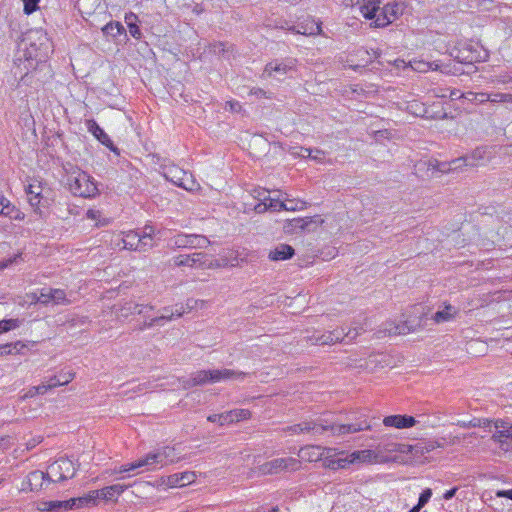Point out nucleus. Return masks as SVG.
Masks as SVG:
<instances>
[{
	"instance_id": "f257e3e1",
	"label": "nucleus",
	"mask_w": 512,
	"mask_h": 512,
	"mask_svg": "<svg viewBox=\"0 0 512 512\" xmlns=\"http://www.w3.org/2000/svg\"><path fill=\"white\" fill-rule=\"evenodd\" d=\"M346 6H358L361 14L366 19H375L376 27H385L402 14V8L398 3L386 4L380 10V0H343Z\"/></svg>"
},
{
	"instance_id": "f03ea898",
	"label": "nucleus",
	"mask_w": 512,
	"mask_h": 512,
	"mask_svg": "<svg viewBox=\"0 0 512 512\" xmlns=\"http://www.w3.org/2000/svg\"><path fill=\"white\" fill-rule=\"evenodd\" d=\"M22 44L25 45L24 56L29 65L26 68H35L38 63L44 62L51 49L50 40L42 30L29 32Z\"/></svg>"
},
{
	"instance_id": "7ed1b4c3",
	"label": "nucleus",
	"mask_w": 512,
	"mask_h": 512,
	"mask_svg": "<svg viewBox=\"0 0 512 512\" xmlns=\"http://www.w3.org/2000/svg\"><path fill=\"white\" fill-rule=\"evenodd\" d=\"M469 428L482 427L492 433V439L505 451H512V424L503 420L495 422L489 419L473 418L468 421Z\"/></svg>"
},
{
	"instance_id": "20e7f679",
	"label": "nucleus",
	"mask_w": 512,
	"mask_h": 512,
	"mask_svg": "<svg viewBox=\"0 0 512 512\" xmlns=\"http://www.w3.org/2000/svg\"><path fill=\"white\" fill-rule=\"evenodd\" d=\"M246 376L245 372L236 371L232 369H212V370H200L191 375L189 379L184 382L185 388H191L194 386L206 385L217 383L221 381H227L231 379H243Z\"/></svg>"
},
{
	"instance_id": "39448f33",
	"label": "nucleus",
	"mask_w": 512,
	"mask_h": 512,
	"mask_svg": "<svg viewBox=\"0 0 512 512\" xmlns=\"http://www.w3.org/2000/svg\"><path fill=\"white\" fill-rule=\"evenodd\" d=\"M310 424V432L314 435H323L326 432H330L331 435L339 436L363 430H369L371 428V425L367 419H363L351 424H331L326 420L319 419L317 421H310Z\"/></svg>"
},
{
	"instance_id": "423d86ee",
	"label": "nucleus",
	"mask_w": 512,
	"mask_h": 512,
	"mask_svg": "<svg viewBox=\"0 0 512 512\" xmlns=\"http://www.w3.org/2000/svg\"><path fill=\"white\" fill-rule=\"evenodd\" d=\"M67 185L75 196L90 198L98 193L94 179L78 168H72V171L68 173Z\"/></svg>"
},
{
	"instance_id": "0eeeda50",
	"label": "nucleus",
	"mask_w": 512,
	"mask_h": 512,
	"mask_svg": "<svg viewBox=\"0 0 512 512\" xmlns=\"http://www.w3.org/2000/svg\"><path fill=\"white\" fill-rule=\"evenodd\" d=\"M491 158V151L486 147L476 148L470 155L454 159L448 163H441L438 166L440 172L461 170L464 166H480Z\"/></svg>"
},
{
	"instance_id": "6e6552de",
	"label": "nucleus",
	"mask_w": 512,
	"mask_h": 512,
	"mask_svg": "<svg viewBox=\"0 0 512 512\" xmlns=\"http://www.w3.org/2000/svg\"><path fill=\"white\" fill-rule=\"evenodd\" d=\"M166 465H168V463L164 458V453L161 447H159L133 463L121 465L118 469H114L113 473H126L140 468L152 471Z\"/></svg>"
},
{
	"instance_id": "1a4fd4ad",
	"label": "nucleus",
	"mask_w": 512,
	"mask_h": 512,
	"mask_svg": "<svg viewBox=\"0 0 512 512\" xmlns=\"http://www.w3.org/2000/svg\"><path fill=\"white\" fill-rule=\"evenodd\" d=\"M74 462L68 458H59L48 466L46 475L49 482H61L75 475Z\"/></svg>"
},
{
	"instance_id": "9d476101",
	"label": "nucleus",
	"mask_w": 512,
	"mask_h": 512,
	"mask_svg": "<svg viewBox=\"0 0 512 512\" xmlns=\"http://www.w3.org/2000/svg\"><path fill=\"white\" fill-rule=\"evenodd\" d=\"M301 462L294 457L275 458L265 462L259 467L264 475L279 474L281 472H293L300 468Z\"/></svg>"
},
{
	"instance_id": "9b49d317",
	"label": "nucleus",
	"mask_w": 512,
	"mask_h": 512,
	"mask_svg": "<svg viewBox=\"0 0 512 512\" xmlns=\"http://www.w3.org/2000/svg\"><path fill=\"white\" fill-rule=\"evenodd\" d=\"M209 244V240L198 234L178 233L168 240L170 248H204Z\"/></svg>"
},
{
	"instance_id": "f8f14e48",
	"label": "nucleus",
	"mask_w": 512,
	"mask_h": 512,
	"mask_svg": "<svg viewBox=\"0 0 512 512\" xmlns=\"http://www.w3.org/2000/svg\"><path fill=\"white\" fill-rule=\"evenodd\" d=\"M164 175L169 181L185 190L192 191L196 187L192 175L176 165L166 167Z\"/></svg>"
},
{
	"instance_id": "ddd939ff",
	"label": "nucleus",
	"mask_w": 512,
	"mask_h": 512,
	"mask_svg": "<svg viewBox=\"0 0 512 512\" xmlns=\"http://www.w3.org/2000/svg\"><path fill=\"white\" fill-rule=\"evenodd\" d=\"M297 60L294 58L276 59L265 65L262 73L263 78L279 77L294 71Z\"/></svg>"
},
{
	"instance_id": "4468645a",
	"label": "nucleus",
	"mask_w": 512,
	"mask_h": 512,
	"mask_svg": "<svg viewBox=\"0 0 512 512\" xmlns=\"http://www.w3.org/2000/svg\"><path fill=\"white\" fill-rule=\"evenodd\" d=\"M175 266L190 268H206L211 266V261L207 254L195 252L188 255H178L171 260Z\"/></svg>"
},
{
	"instance_id": "2eb2a0df",
	"label": "nucleus",
	"mask_w": 512,
	"mask_h": 512,
	"mask_svg": "<svg viewBox=\"0 0 512 512\" xmlns=\"http://www.w3.org/2000/svg\"><path fill=\"white\" fill-rule=\"evenodd\" d=\"M450 56L459 63L472 64L481 61V55L477 47L471 44H463L454 47L450 51Z\"/></svg>"
},
{
	"instance_id": "dca6fc26",
	"label": "nucleus",
	"mask_w": 512,
	"mask_h": 512,
	"mask_svg": "<svg viewBox=\"0 0 512 512\" xmlns=\"http://www.w3.org/2000/svg\"><path fill=\"white\" fill-rule=\"evenodd\" d=\"M323 466L332 470L343 469L349 466L345 451H337L335 448L326 447L323 456Z\"/></svg>"
},
{
	"instance_id": "f3484780",
	"label": "nucleus",
	"mask_w": 512,
	"mask_h": 512,
	"mask_svg": "<svg viewBox=\"0 0 512 512\" xmlns=\"http://www.w3.org/2000/svg\"><path fill=\"white\" fill-rule=\"evenodd\" d=\"M123 248L133 251H147L150 245L148 237H141L138 231H128L122 237Z\"/></svg>"
},
{
	"instance_id": "a211bd4d",
	"label": "nucleus",
	"mask_w": 512,
	"mask_h": 512,
	"mask_svg": "<svg viewBox=\"0 0 512 512\" xmlns=\"http://www.w3.org/2000/svg\"><path fill=\"white\" fill-rule=\"evenodd\" d=\"M288 31H291L296 34H302L306 36L318 35L321 34V24L315 22L310 17L305 18L303 21L297 23V25H293L288 28Z\"/></svg>"
},
{
	"instance_id": "6ab92c4d",
	"label": "nucleus",
	"mask_w": 512,
	"mask_h": 512,
	"mask_svg": "<svg viewBox=\"0 0 512 512\" xmlns=\"http://www.w3.org/2000/svg\"><path fill=\"white\" fill-rule=\"evenodd\" d=\"M193 300H188L186 303V307L183 304H175L172 307H164L162 309L163 313L157 317L159 319L160 325H162L163 321H171L173 319L181 317L186 310L190 311L193 309Z\"/></svg>"
},
{
	"instance_id": "aec40b11",
	"label": "nucleus",
	"mask_w": 512,
	"mask_h": 512,
	"mask_svg": "<svg viewBox=\"0 0 512 512\" xmlns=\"http://www.w3.org/2000/svg\"><path fill=\"white\" fill-rule=\"evenodd\" d=\"M301 209H302V207L288 206L287 202L280 201V200L274 199V198L272 200H270L269 203H267V202L257 203L254 206V211L259 214L264 213L268 210H271V211H282V210L295 211V210H301Z\"/></svg>"
},
{
	"instance_id": "412c9836",
	"label": "nucleus",
	"mask_w": 512,
	"mask_h": 512,
	"mask_svg": "<svg viewBox=\"0 0 512 512\" xmlns=\"http://www.w3.org/2000/svg\"><path fill=\"white\" fill-rule=\"evenodd\" d=\"M383 424L386 427H394L397 429H404L413 427L416 420L413 416L409 415H390L383 419Z\"/></svg>"
},
{
	"instance_id": "4be33fe9",
	"label": "nucleus",
	"mask_w": 512,
	"mask_h": 512,
	"mask_svg": "<svg viewBox=\"0 0 512 512\" xmlns=\"http://www.w3.org/2000/svg\"><path fill=\"white\" fill-rule=\"evenodd\" d=\"M152 305L138 304L133 301L125 302L120 308L119 317L127 318L130 315L139 314L146 316L147 312L153 310Z\"/></svg>"
},
{
	"instance_id": "5701e85b",
	"label": "nucleus",
	"mask_w": 512,
	"mask_h": 512,
	"mask_svg": "<svg viewBox=\"0 0 512 512\" xmlns=\"http://www.w3.org/2000/svg\"><path fill=\"white\" fill-rule=\"evenodd\" d=\"M48 481L46 473L42 471H33L29 473L26 481L23 482L22 490L29 488L30 491H38L43 488L45 481Z\"/></svg>"
},
{
	"instance_id": "b1692460",
	"label": "nucleus",
	"mask_w": 512,
	"mask_h": 512,
	"mask_svg": "<svg viewBox=\"0 0 512 512\" xmlns=\"http://www.w3.org/2000/svg\"><path fill=\"white\" fill-rule=\"evenodd\" d=\"M98 499H99L98 492H96L95 490H92L81 497L69 499V504H70L69 507L71 510V509H78V508H82V507L94 506V505H96Z\"/></svg>"
},
{
	"instance_id": "393cba45",
	"label": "nucleus",
	"mask_w": 512,
	"mask_h": 512,
	"mask_svg": "<svg viewBox=\"0 0 512 512\" xmlns=\"http://www.w3.org/2000/svg\"><path fill=\"white\" fill-rule=\"evenodd\" d=\"M326 447L319 445H308L300 449L299 456L309 462L323 460Z\"/></svg>"
},
{
	"instance_id": "a878e982",
	"label": "nucleus",
	"mask_w": 512,
	"mask_h": 512,
	"mask_svg": "<svg viewBox=\"0 0 512 512\" xmlns=\"http://www.w3.org/2000/svg\"><path fill=\"white\" fill-rule=\"evenodd\" d=\"M87 130L93 134L95 138H97L103 145L106 147L113 149V142L110 137L105 133V131L97 124V122L93 119L86 121Z\"/></svg>"
},
{
	"instance_id": "bb28decb",
	"label": "nucleus",
	"mask_w": 512,
	"mask_h": 512,
	"mask_svg": "<svg viewBox=\"0 0 512 512\" xmlns=\"http://www.w3.org/2000/svg\"><path fill=\"white\" fill-rule=\"evenodd\" d=\"M294 254L292 246L282 243L270 250L268 258L272 261H283L292 258Z\"/></svg>"
},
{
	"instance_id": "cd10ccee",
	"label": "nucleus",
	"mask_w": 512,
	"mask_h": 512,
	"mask_svg": "<svg viewBox=\"0 0 512 512\" xmlns=\"http://www.w3.org/2000/svg\"><path fill=\"white\" fill-rule=\"evenodd\" d=\"M196 479L194 472L175 473L167 478V485L170 487H182L191 484Z\"/></svg>"
},
{
	"instance_id": "c85d7f7f",
	"label": "nucleus",
	"mask_w": 512,
	"mask_h": 512,
	"mask_svg": "<svg viewBox=\"0 0 512 512\" xmlns=\"http://www.w3.org/2000/svg\"><path fill=\"white\" fill-rule=\"evenodd\" d=\"M26 194L28 197V202L30 206L34 209L35 212H40V202H41V194H42V187L40 183H32L29 184L26 188Z\"/></svg>"
},
{
	"instance_id": "c756f323",
	"label": "nucleus",
	"mask_w": 512,
	"mask_h": 512,
	"mask_svg": "<svg viewBox=\"0 0 512 512\" xmlns=\"http://www.w3.org/2000/svg\"><path fill=\"white\" fill-rule=\"evenodd\" d=\"M127 488V485L114 484L95 491L98 492L99 499L114 500L120 496Z\"/></svg>"
},
{
	"instance_id": "7c9ffc66",
	"label": "nucleus",
	"mask_w": 512,
	"mask_h": 512,
	"mask_svg": "<svg viewBox=\"0 0 512 512\" xmlns=\"http://www.w3.org/2000/svg\"><path fill=\"white\" fill-rule=\"evenodd\" d=\"M361 331H363V328L355 327L353 329H349L347 332H345V328H337L330 332L333 336L334 343H336L345 341L346 339L347 342H350L354 340L361 333Z\"/></svg>"
},
{
	"instance_id": "2f4dec72",
	"label": "nucleus",
	"mask_w": 512,
	"mask_h": 512,
	"mask_svg": "<svg viewBox=\"0 0 512 512\" xmlns=\"http://www.w3.org/2000/svg\"><path fill=\"white\" fill-rule=\"evenodd\" d=\"M347 461L349 465L354 463L371 462L375 458V453L372 450H359L354 451L350 454L346 453Z\"/></svg>"
},
{
	"instance_id": "473e14b6",
	"label": "nucleus",
	"mask_w": 512,
	"mask_h": 512,
	"mask_svg": "<svg viewBox=\"0 0 512 512\" xmlns=\"http://www.w3.org/2000/svg\"><path fill=\"white\" fill-rule=\"evenodd\" d=\"M75 377V373L71 370H61L57 375L49 378L50 386L56 388L70 383Z\"/></svg>"
},
{
	"instance_id": "72a5a7b5",
	"label": "nucleus",
	"mask_w": 512,
	"mask_h": 512,
	"mask_svg": "<svg viewBox=\"0 0 512 512\" xmlns=\"http://www.w3.org/2000/svg\"><path fill=\"white\" fill-rule=\"evenodd\" d=\"M456 314H457L456 307H454L450 304H447V305H445L443 310H439L433 315V320L437 324L448 322V321H451L455 317Z\"/></svg>"
},
{
	"instance_id": "f704fd0d",
	"label": "nucleus",
	"mask_w": 512,
	"mask_h": 512,
	"mask_svg": "<svg viewBox=\"0 0 512 512\" xmlns=\"http://www.w3.org/2000/svg\"><path fill=\"white\" fill-rule=\"evenodd\" d=\"M308 339L315 345H330L334 343L333 336L330 331H315L311 336H308Z\"/></svg>"
},
{
	"instance_id": "c9c22d12",
	"label": "nucleus",
	"mask_w": 512,
	"mask_h": 512,
	"mask_svg": "<svg viewBox=\"0 0 512 512\" xmlns=\"http://www.w3.org/2000/svg\"><path fill=\"white\" fill-rule=\"evenodd\" d=\"M69 500H64V501H45V502H42L41 503V510L42 511H55V512H60V511H67V510H70V507H69Z\"/></svg>"
},
{
	"instance_id": "e433bc0d",
	"label": "nucleus",
	"mask_w": 512,
	"mask_h": 512,
	"mask_svg": "<svg viewBox=\"0 0 512 512\" xmlns=\"http://www.w3.org/2000/svg\"><path fill=\"white\" fill-rule=\"evenodd\" d=\"M377 449L379 452H399L405 453L407 450V445L400 443H393L388 441H381Z\"/></svg>"
},
{
	"instance_id": "4c0bfd02",
	"label": "nucleus",
	"mask_w": 512,
	"mask_h": 512,
	"mask_svg": "<svg viewBox=\"0 0 512 512\" xmlns=\"http://www.w3.org/2000/svg\"><path fill=\"white\" fill-rule=\"evenodd\" d=\"M311 223L310 218H294L287 221L285 228L289 232H296L306 229V227Z\"/></svg>"
},
{
	"instance_id": "58836bf2",
	"label": "nucleus",
	"mask_w": 512,
	"mask_h": 512,
	"mask_svg": "<svg viewBox=\"0 0 512 512\" xmlns=\"http://www.w3.org/2000/svg\"><path fill=\"white\" fill-rule=\"evenodd\" d=\"M102 31L105 35L111 36L113 38H116L119 35L125 34V28L119 22H110V23L106 24L103 27Z\"/></svg>"
},
{
	"instance_id": "ea45409f",
	"label": "nucleus",
	"mask_w": 512,
	"mask_h": 512,
	"mask_svg": "<svg viewBox=\"0 0 512 512\" xmlns=\"http://www.w3.org/2000/svg\"><path fill=\"white\" fill-rule=\"evenodd\" d=\"M137 20V16L134 13H129L125 16V21L129 28L130 35L135 39L141 38V30L139 26L135 23Z\"/></svg>"
},
{
	"instance_id": "a19ab883",
	"label": "nucleus",
	"mask_w": 512,
	"mask_h": 512,
	"mask_svg": "<svg viewBox=\"0 0 512 512\" xmlns=\"http://www.w3.org/2000/svg\"><path fill=\"white\" fill-rule=\"evenodd\" d=\"M461 97L464 98L465 100L472 102V103H479V104L488 102V100H489L488 93H485V92L478 93V92L468 91L466 93L461 94Z\"/></svg>"
},
{
	"instance_id": "79ce46f5",
	"label": "nucleus",
	"mask_w": 512,
	"mask_h": 512,
	"mask_svg": "<svg viewBox=\"0 0 512 512\" xmlns=\"http://www.w3.org/2000/svg\"><path fill=\"white\" fill-rule=\"evenodd\" d=\"M52 292V304L53 305H68L70 304V300L67 297L66 292L63 289H53Z\"/></svg>"
},
{
	"instance_id": "37998d69",
	"label": "nucleus",
	"mask_w": 512,
	"mask_h": 512,
	"mask_svg": "<svg viewBox=\"0 0 512 512\" xmlns=\"http://www.w3.org/2000/svg\"><path fill=\"white\" fill-rule=\"evenodd\" d=\"M207 420L212 423H217L220 426L232 424V419L230 417L229 411L221 414L209 415Z\"/></svg>"
},
{
	"instance_id": "c03bdc74",
	"label": "nucleus",
	"mask_w": 512,
	"mask_h": 512,
	"mask_svg": "<svg viewBox=\"0 0 512 512\" xmlns=\"http://www.w3.org/2000/svg\"><path fill=\"white\" fill-rule=\"evenodd\" d=\"M311 424L310 421H304L299 424L288 426L285 430L291 434H300L310 432Z\"/></svg>"
},
{
	"instance_id": "a18cd8bd",
	"label": "nucleus",
	"mask_w": 512,
	"mask_h": 512,
	"mask_svg": "<svg viewBox=\"0 0 512 512\" xmlns=\"http://www.w3.org/2000/svg\"><path fill=\"white\" fill-rule=\"evenodd\" d=\"M229 413L232 423L246 420L251 417V412L248 409H234L230 410Z\"/></svg>"
},
{
	"instance_id": "49530a36",
	"label": "nucleus",
	"mask_w": 512,
	"mask_h": 512,
	"mask_svg": "<svg viewBox=\"0 0 512 512\" xmlns=\"http://www.w3.org/2000/svg\"><path fill=\"white\" fill-rule=\"evenodd\" d=\"M407 110L411 114L418 116V117H424L426 114L425 106L418 101H413V102L409 103L407 106Z\"/></svg>"
},
{
	"instance_id": "de8ad7c7",
	"label": "nucleus",
	"mask_w": 512,
	"mask_h": 512,
	"mask_svg": "<svg viewBox=\"0 0 512 512\" xmlns=\"http://www.w3.org/2000/svg\"><path fill=\"white\" fill-rule=\"evenodd\" d=\"M488 97L490 102L492 103H512V94L510 93H488Z\"/></svg>"
},
{
	"instance_id": "09e8293b",
	"label": "nucleus",
	"mask_w": 512,
	"mask_h": 512,
	"mask_svg": "<svg viewBox=\"0 0 512 512\" xmlns=\"http://www.w3.org/2000/svg\"><path fill=\"white\" fill-rule=\"evenodd\" d=\"M161 449L164 453V458L166 459L168 465L175 463L180 459V457L177 455L174 447L164 446V447H161Z\"/></svg>"
},
{
	"instance_id": "8fccbe9b",
	"label": "nucleus",
	"mask_w": 512,
	"mask_h": 512,
	"mask_svg": "<svg viewBox=\"0 0 512 512\" xmlns=\"http://www.w3.org/2000/svg\"><path fill=\"white\" fill-rule=\"evenodd\" d=\"M19 326L18 319H4L0 321V334L13 330Z\"/></svg>"
},
{
	"instance_id": "3c124183",
	"label": "nucleus",
	"mask_w": 512,
	"mask_h": 512,
	"mask_svg": "<svg viewBox=\"0 0 512 512\" xmlns=\"http://www.w3.org/2000/svg\"><path fill=\"white\" fill-rule=\"evenodd\" d=\"M13 211L14 205H12L11 202L3 195L0 196V214L7 217L8 214Z\"/></svg>"
},
{
	"instance_id": "603ef678",
	"label": "nucleus",
	"mask_w": 512,
	"mask_h": 512,
	"mask_svg": "<svg viewBox=\"0 0 512 512\" xmlns=\"http://www.w3.org/2000/svg\"><path fill=\"white\" fill-rule=\"evenodd\" d=\"M40 304L48 306L52 304V292L51 288H42L39 290Z\"/></svg>"
},
{
	"instance_id": "864d4df0",
	"label": "nucleus",
	"mask_w": 512,
	"mask_h": 512,
	"mask_svg": "<svg viewBox=\"0 0 512 512\" xmlns=\"http://www.w3.org/2000/svg\"><path fill=\"white\" fill-rule=\"evenodd\" d=\"M431 496H432V490L430 488L424 489L419 496L417 505H415V506L419 507V509L423 508L428 503Z\"/></svg>"
},
{
	"instance_id": "5fc2aeb1",
	"label": "nucleus",
	"mask_w": 512,
	"mask_h": 512,
	"mask_svg": "<svg viewBox=\"0 0 512 512\" xmlns=\"http://www.w3.org/2000/svg\"><path fill=\"white\" fill-rule=\"evenodd\" d=\"M24 4V13L30 15L38 9V3L40 0H22Z\"/></svg>"
},
{
	"instance_id": "6e6d98bb",
	"label": "nucleus",
	"mask_w": 512,
	"mask_h": 512,
	"mask_svg": "<svg viewBox=\"0 0 512 512\" xmlns=\"http://www.w3.org/2000/svg\"><path fill=\"white\" fill-rule=\"evenodd\" d=\"M291 155L301 158H308L311 155V148L293 147L290 151Z\"/></svg>"
},
{
	"instance_id": "4d7b16f0",
	"label": "nucleus",
	"mask_w": 512,
	"mask_h": 512,
	"mask_svg": "<svg viewBox=\"0 0 512 512\" xmlns=\"http://www.w3.org/2000/svg\"><path fill=\"white\" fill-rule=\"evenodd\" d=\"M153 235H154V228L152 226H148V225L144 227L142 232H140L141 237H148L150 239L149 249L152 248L154 245Z\"/></svg>"
},
{
	"instance_id": "13d9d810",
	"label": "nucleus",
	"mask_w": 512,
	"mask_h": 512,
	"mask_svg": "<svg viewBox=\"0 0 512 512\" xmlns=\"http://www.w3.org/2000/svg\"><path fill=\"white\" fill-rule=\"evenodd\" d=\"M308 158L316 162L322 163L325 159V153L320 149H311V155L308 156Z\"/></svg>"
},
{
	"instance_id": "bf43d9fd",
	"label": "nucleus",
	"mask_w": 512,
	"mask_h": 512,
	"mask_svg": "<svg viewBox=\"0 0 512 512\" xmlns=\"http://www.w3.org/2000/svg\"><path fill=\"white\" fill-rule=\"evenodd\" d=\"M10 344V350L13 351V354H21L23 353V349H25L27 347V345L25 343H23L22 341H16L14 343H9Z\"/></svg>"
},
{
	"instance_id": "052dcab7",
	"label": "nucleus",
	"mask_w": 512,
	"mask_h": 512,
	"mask_svg": "<svg viewBox=\"0 0 512 512\" xmlns=\"http://www.w3.org/2000/svg\"><path fill=\"white\" fill-rule=\"evenodd\" d=\"M241 109V104L236 100L227 101L225 104V110H229L231 112H240Z\"/></svg>"
},
{
	"instance_id": "680f3d73",
	"label": "nucleus",
	"mask_w": 512,
	"mask_h": 512,
	"mask_svg": "<svg viewBox=\"0 0 512 512\" xmlns=\"http://www.w3.org/2000/svg\"><path fill=\"white\" fill-rule=\"evenodd\" d=\"M50 389H53V388H52V386H50V382L48 380L47 383H42L40 385L34 386V393L43 395V394L47 393Z\"/></svg>"
},
{
	"instance_id": "e2e57ef3",
	"label": "nucleus",
	"mask_w": 512,
	"mask_h": 512,
	"mask_svg": "<svg viewBox=\"0 0 512 512\" xmlns=\"http://www.w3.org/2000/svg\"><path fill=\"white\" fill-rule=\"evenodd\" d=\"M20 256H21V253L16 254L15 256L10 257L8 259H4V260L0 261V270L5 269V268L9 267L10 265H12L14 262H16L17 258H19Z\"/></svg>"
},
{
	"instance_id": "0e129e2a",
	"label": "nucleus",
	"mask_w": 512,
	"mask_h": 512,
	"mask_svg": "<svg viewBox=\"0 0 512 512\" xmlns=\"http://www.w3.org/2000/svg\"><path fill=\"white\" fill-rule=\"evenodd\" d=\"M7 217L13 220L21 221L25 218V214L14 206V211L10 212Z\"/></svg>"
},
{
	"instance_id": "69168bd1",
	"label": "nucleus",
	"mask_w": 512,
	"mask_h": 512,
	"mask_svg": "<svg viewBox=\"0 0 512 512\" xmlns=\"http://www.w3.org/2000/svg\"><path fill=\"white\" fill-rule=\"evenodd\" d=\"M497 83H500V84H504V85H508V84H511L512 85V75L510 74H503V75H499L496 80H495Z\"/></svg>"
},
{
	"instance_id": "338daca9",
	"label": "nucleus",
	"mask_w": 512,
	"mask_h": 512,
	"mask_svg": "<svg viewBox=\"0 0 512 512\" xmlns=\"http://www.w3.org/2000/svg\"><path fill=\"white\" fill-rule=\"evenodd\" d=\"M157 325H160L159 319H157V317H154V318H151L149 321H145L140 329L141 330L149 329V328H152Z\"/></svg>"
},
{
	"instance_id": "774afa93",
	"label": "nucleus",
	"mask_w": 512,
	"mask_h": 512,
	"mask_svg": "<svg viewBox=\"0 0 512 512\" xmlns=\"http://www.w3.org/2000/svg\"><path fill=\"white\" fill-rule=\"evenodd\" d=\"M211 48H212L214 53H225L227 51L226 50V44L223 43V42L214 43L211 46Z\"/></svg>"
}]
</instances>
